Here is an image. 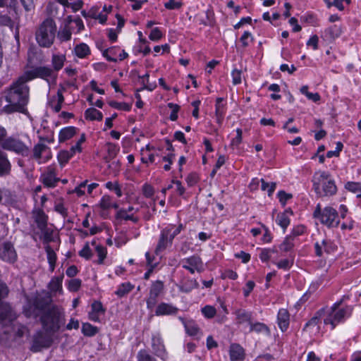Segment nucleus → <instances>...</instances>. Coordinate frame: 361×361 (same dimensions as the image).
Wrapping results in <instances>:
<instances>
[{
    "label": "nucleus",
    "mask_w": 361,
    "mask_h": 361,
    "mask_svg": "<svg viewBox=\"0 0 361 361\" xmlns=\"http://www.w3.org/2000/svg\"><path fill=\"white\" fill-rule=\"evenodd\" d=\"M17 6V0H0V25H13L11 18L16 15Z\"/></svg>",
    "instance_id": "obj_9"
},
{
    "label": "nucleus",
    "mask_w": 361,
    "mask_h": 361,
    "mask_svg": "<svg viewBox=\"0 0 361 361\" xmlns=\"http://www.w3.org/2000/svg\"><path fill=\"white\" fill-rule=\"evenodd\" d=\"M120 150L118 145L109 142L106 144V151L109 158L114 159Z\"/></svg>",
    "instance_id": "obj_54"
},
{
    "label": "nucleus",
    "mask_w": 361,
    "mask_h": 361,
    "mask_svg": "<svg viewBox=\"0 0 361 361\" xmlns=\"http://www.w3.org/2000/svg\"><path fill=\"white\" fill-rule=\"evenodd\" d=\"M117 217L121 219H123L126 221H132L135 222L137 221V219L134 216L133 214H129L126 209H120L117 212Z\"/></svg>",
    "instance_id": "obj_57"
},
{
    "label": "nucleus",
    "mask_w": 361,
    "mask_h": 361,
    "mask_svg": "<svg viewBox=\"0 0 361 361\" xmlns=\"http://www.w3.org/2000/svg\"><path fill=\"white\" fill-rule=\"evenodd\" d=\"M35 221L39 229L45 228L47 227V217L43 212L39 213L36 216Z\"/></svg>",
    "instance_id": "obj_60"
},
{
    "label": "nucleus",
    "mask_w": 361,
    "mask_h": 361,
    "mask_svg": "<svg viewBox=\"0 0 361 361\" xmlns=\"http://www.w3.org/2000/svg\"><path fill=\"white\" fill-rule=\"evenodd\" d=\"M341 27L337 25H334L326 28L324 31L325 36L329 39H334L341 35Z\"/></svg>",
    "instance_id": "obj_38"
},
{
    "label": "nucleus",
    "mask_w": 361,
    "mask_h": 361,
    "mask_svg": "<svg viewBox=\"0 0 361 361\" xmlns=\"http://www.w3.org/2000/svg\"><path fill=\"white\" fill-rule=\"evenodd\" d=\"M173 241V240L161 229L159 240L155 248V254L157 255H159L167 249L171 247Z\"/></svg>",
    "instance_id": "obj_19"
},
{
    "label": "nucleus",
    "mask_w": 361,
    "mask_h": 361,
    "mask_svg": "<svg viewBox=\"0 0 361 361\" xmlns=\"http://www.w3.org/2000/svg\"><path fill=\"white\" fill-rule=\"evenodd\" d=\"M85 116L90 121H102L103 118L102 113L94 108L87 109L85 112Z\"/></svg>",
    "instance_id": "obj_39"
},
{
    "label": "nucleus",
    "mask_w": 361,
    "mask_h": 361,
    "mask_svg": "<svg viewBox=\"0 0 361 361\" xmlns=\"http://www.w3.org/2000/svg\"><path fill=\"white\" fill-rule=\"evenodd\" d=\"M87 183H88V181L87 180L81 182L78 186H76L73 190H69L68 191V194L69 195H73L75 194V195L78 197H81L85 196L86 194V186Z\"/></svg>",
    "instance_id": "obj_40"
},
{
    "label": "nucleus",
    "mask_w": 361,
    "mask_h": 361,
    "mask_svg": "<svg viewBox=\"0 0 361 361\" xmlns=\"http://www.w3.org/2000/svg\"><path fill=\"white\" fill-rule=\"evenodd\" d=\"M90 16L99 21V23L104 25L107 20V15L106 13L99 12L97 13L95 11H90Z\"/></svg>",
    "instance_id": "obj_58"
},
{
    "label": "nucleus",
    "mask_w": 361,
    "mask_h": 361,
    "mask_svg": "<svg viewBox=\"0 0 361 361\" xmlns=\"http://www.w3.org/2000/svg\"><path fill=\"white\" fill-rule=\"evenodd\" d=\"M99 207L103 211H107L111 209H117L118 208V204L114 202L112 198L109 195H104L99 203Z\"/></svg>",
    "instance_id": "obj_33"
},
{
    "label": "nucleus",
    "mask_w": 361,
    "mask_h": 361,
    "mask_svg": "<svg viewBox=\"0 0 361 361\" xmlns=\"http://www.w3.org/2000/svg\"><path fill=\"white\" fill-rule=\"evenodd\" d=\"M181 267L191 274L201 273L204 270V264L201 257L197 255L185 257L180 262Z\"/></svg>",
    "instance_id": "obj_12"
},
{
    "label": "nucleus",
    "mask_w": 361,
    "mask_h": 361,
    "mask_svg": "<svg viewBox=\"0 0 361 361\" xmlns=\"http://www.w3.org/2000/svg\"><path fill=\"white\" fill-rule=\"evenodd\" d=\"M11 167L6 154L0 150V176L8 174Z\"/></svg>",
    "instance_id": "obj_28"
},
{
    "label": "nucleus",
    "mask_w": 361,
    "mask_h": 361,
    "mask_svg": "<svg viewBox=\"0 0 361 361\" xmlns=\"http://www.w3.org/2000/svg\"><path fill=\"white\" fill-rule=\"evenodd\" d=\"M174 154L169 153L166 156L162 157V160L166 162V164L164 166V169L166 171L171 169V166L173 164Z\"/></svg>",
    "instance_id": "obj_64"
},
{
    "label": "nucleus",
    "mask_w": 361,
    "mask_h": 361,
    "mask_svg": "<svg viewBox=\"0 0 361 361\" xmlns=\"http://www.w3.org/2000/svg\"><path fill=\"white\" fill-rule=\"evenodd\" d=\"M2 149L23 157L30 154V147L16 136L8 137L2 143Z\"/></svg>",
    "instance_id": "obj_10"
},
{
    "label": "nucleus",
    "mask_w": 361,
    "mask_h": 361,
    "mask_svg": "<svg viewBox=\"0 0 361 361\" xmlns=\"http://www.w3.org/2000/svg\"><path fill=\"white\" fill-rule=\"evenodd\" d=\"M312 216L328 228H336L340 224L339 216L336 209L329 206L322 209L319 203L316 206Z\"/></svg>",
    "instance_id": "obj_7"
},
{
    "label": "nucleus",
    "mask_w": 361,
    "mask_h": 361,
    "mask_svg": "<svg viewBox=\"0 0 361 361\" xmlns=\"http://www.w3.org/2000/svg\"><path fill=\"white\" fill-rule=\"evenodd\" d=\"M26 83L27 82L22 80L20 76L8 90L6 95L8 104L4 106L5 112H25L29 100V87Z\"/></svg>",
    "instance_id": "obj_3"
},
{
    "label": "nucleus",
    "mask_w": 361,
    "mask_h": 361,
    "mask_svg": "<svg viewBox=\"0 0 361 361\" xmlns=\"http://www.w3.org/2000/svg\"><path fill=\"white\" fill-rule=\"evenodd\" d=\"M260 181L262 183V185H261L262 190H267L268 195L269 196L271 195L276 189V183H267L264 181V179H261Z\"/></svg>",
    "instance_id": "obj_62"
},
{
    "label": "nucleus",
    "mask_w": 361,
    "mask_h": 361,
    "mask_svg": "<svg viewBox=\"0 0 361 361\" xmlns=\"http://www.w3.org/2000/svg\"><path fill=\"white\" fill-rule=\"evenodd\" d=\"M32 157L38 164L47 162L51 157L50 148L43 143H38L33 147Z\"/></svg>",
    "instance_id": "obj_15"
},
{
    "label": "nucleus",
    "mask_w": 361,
    "mask_h": 361,
    "mask_svg": "<svg viewBox=\"0 0 361 361\" xmlns=\"http://www.w3.org/2000/svg\"><path fill=\"white\" fill-rule=\"evenodd\" d=\"M152 348L156 356L163 361H166L168 354L159 333H154L152 336Z\"/></svg>",
    "instance_id": "obj_14"
},
{
    "label": "nucleus",
    "mask_w": 361,
    "mask_h": 361,
    "mask_svg": "<svg viewBox=\"0 0 361 361\" xmlns=\"http://www.w3.org/2000/svg\"><path fill=\"white\" fill-rule=\"evenodd\" d=\"M8 294V288L6 283H0V326L5 327V334L8 333L7 327L13 324L17 316L12 307L7 303L2 302V299Z\"/></svg>",
    "instance_id": "obj_6"
},
{
    "label": "nucleus",
    "mask_w": 361,
    "mask_h": 361,
    "mask_svg": "<svg viewBox=\"0 0 361 361\" xmlns=\"http://www.w3.org/2000/svg\"><path fill=\"white\" fill-rule=\"evenodd\" d=\"M184 325L186 333L190 336H196L198 334L199 328L197 325L193 321L186 322L183 318L179 317Z\"/></svg>",
    "instance_id": "obj_37"
},
{
    "label": "nucleus",
    "mask_w": 361,
    "mask_h": 361,
    "mask_svg": "<svg viewBox=\"0 0 361 361\" xmlns=\"http://www.w3.org/2000/svg\"><path fill=\"white\" fill-rule=\"evenodd\" d=\"M73 53L77 57L85 59L90 54V49L87 44L81 42L75 46Z\"/></svg>",
    "instance_id": "obj_29"
},
{
    "label": "nucleus",
    "mask_w": 361,
    "mask_h": 361,
    "mask_svg": "<svg viewBox=\"0 0 361 361\" xmlns=\"http://www.w3.org/2000/svg\"><path fill=\"white\" fill-rule=\"evenodd\" d=\"M277 324L282 332H285L289 327L290 314L288 310L281 308L277 314Z\"/></svg>",
    "instance_id": "obj_23"
},
{
    "label": "nucleus",
    "mask_w": 361,
    "mask_h": 361,
    "mask_svg": "<svg viewBox=\"0 0 361 361\" xmlns=\"http://www.w3.org/2000/svg\"><path fill=\"white\" fill-rule=\"evenodd\" d=\"M63 275L54 276L48 283L49 292L44 291L34 295H26L23 314L27 318H40L44 329L47 333L56 332L59 328L60 308L52 304V295L63 293Z\"/></svg>",
    "instance_id": "obj_1"
},
{
    "label": "nucleus",
    "mask_w": 361,
    "mask_h": 361,
    "mask_svg": "<svg viewBox=\"0 0 361 361\" xmlns=\"http://www.w3.org/2000/svg\"><path fill=\"white\" fill-rule=\"evenodd\" d=\"M105 187L109 190L114 191L118 197H121L123 195L121 187L118 182L109 181L106 183Z\"/></svg>",
    "instance_id": "obj_52"
},
{
    "label": "nucleus",
    "mask_w": 361,
    "mask_h": 361,
    "mask_svg": "<svg viewBox=\"0 0 361 361\" xmlns=\"http://www.w3.org/2000/svg\"><path fill=\"white\" fill-rule=\"evenodd\" d=\"M54 211L60 214L64 218L68 216V210L66 207L64 206L62 200L55 202Z\"/></svg>",
    "instance_id": "obj_56"
},
{
    "label": "nucleus",
    "mask_w": 361,
    "mask_h": 361,
    "mask_svg": "<svg viewBox=\"0 0 361 361\" xmlns=\"http://www.w3.org/2000/svg\"><path fill=\"white\" fill-rule=\"evenodd\" d=\"M229 357L231 361H244L245 349L238 343H231L229 348Z\"/></svg>",
    "instance_id": "obj_22"
},
{
    "label": "nucleus",
    "mask_w": 361,
    "mask_h": 361,
    "mask_svg": "<svg viewBox=\"0 0 361 361\" xmlns=\"http://www.w3.org/2000/svg\"><path fill=\"white\" fill-rule=\"evenodd\" d=\"M102 54L107 61L111 62L123 61L128 56L124 50L121 49L118 47H111L106 49L103 51Z\"/></svg>",
    "instance_id": "obj_18"
},
{
    "label": "nucleus",
    "mask_w": 361,
    "mask_h": 361,
    "mask_svg": "<svg viewBox=\"0 0 361 361\" xmlns=\"http://www.w3.org/2000/svg\"><path fill=\"white\" fill-rule=\"evenodd\" d=\"M164 36V33L160 27L152 28L149 35V39L152 42H158Z\"/></svg>",
    "instance_id": "obj_46"
},
{
    "label": "nucleus",
    "mask_w": 361,
    "mask_h": 361,
    "mask_svg": "<svg viewBox=\"0 0 361 361\" xmlns=\"http://www.w3.org/2000/svg\"><path fill=\"white\" fill-rule=\"evenodd\" d=\"M197 286L198 283L195 279H185L180 281L178 289L181 292L189 293Z\"/></svg>",
    "instance_id": "obj_30"
},
{
    "label": "nucleus",
    "mask_w": 361,
    "mask_h": 361,
    "mask_svg": "<svg viewBox=\"0 0 361 361\" xmlns=\"http://www.w3.org/2000/svg\"><path fill=\"white\" fill-rule=\"evenodd\" d=\"M232 314L234 316L233 321L237 325L245 323L250 324L252 317V312H247L244 309H236L233 311Z\"/></svg>",
    "instance_id": "obj_21"
},
{
    "label": "nucleus",
    "mask_w": 361,
    "mask_h": 361,
    "mask_svg": "<svg viewBox=\"0 0 361 361\" xmlns=\"http://www.w3.org/2000/svg\"><path fill=\"white\" fill-rule=\"evenodd\" d=\"M348 299V295H343L340 300L335 302L331 307H325L317 311L314 317L305 324L303 330L317 326L322 318L324 324H330L331 329H334L339 323L343 322L346 318L352 314L353 310L352 306L346 305L340 308L343 303Z\"/></svg>",
    "instance_id": "obj_2"
},
{
    "label": "nucleus",
    "mask_w": 361,
    "mask_h": 361,
    "mask_svg": "<svg viewBox=\"0 0 361 361\" xmlns=\"http://www.w3.org/2000/svg\"><path fill=\"white\" fill-rule=\"evenodd\" d=\"M137 361H157V359L150 355L146 350H140L137 354Z\"/></svg>",
    "instance_id": "obj_50"
},
{
    "label": "nucleus",
    "mask_w": 361,
    "mask_h": 361,
    "mask_svg": "<svg viewBox=\"0 0 361 361\" xmlns=\"http://www.w3.org/2000/svg\"><path fill=\"white\" fill-rule=\"evenodd\" d=\"M134 285L130 282H125L121 283L115 291V295L121 298L127 295L134 288Z\"/></svg>",
    "instance_id": "obj_34"
},
{
    "label": "nucleus",
    "mask_w": 361,
    "mask_h": 361,
    "mask_svg": "<svg viewBox=\"0 0 361 361\" xmlns=\"http://www.w3.org/2000/svg\"><path fill=\"white\" fill-rule=\"evenodd\" d=\"M47 260L49 265V270L51 271H54L55 269V264L56 262V255L55 252L51 250L50 247L47 249Z\"/></svg>",
    "instance_id": "obj_48"
},
{
    "label": "nucleus",
    "mask_w": 361,
    "mask_h": 361,
    "mask_svg": "<svg viewBox=\"0 0 361 361\" xmlns=\"http://www.w3.org/2000/svg\"><path fill=\"white\" fill-rule=\"evenodd\" d=\"M201 312L206 319H212L217 314V310L212 305H205L201 308Z\"/></svg>",
    "instance_id": "obj_45"
},
{
    "label": "nucleus",
    "mask_w": 361,
    "mask_h": 361,
    "mask_svg": "<svg viewBox=\"0 0 361 361\" xmlns=\"http://www.w3.org/2000/svg\"><path fill=\"white\" fill-rule=\"evenodd\" d=\"M75 154L69 150L61 151L58 154V161L61 167H63Z\"/></svg>",
    "instance_id": "obj_41"
},
{
    "label": "nucleus",
    "mask_w": 361,
    "mask_h": 361,
    "mask_svg": "<svg viewBox=\"0 0 361 361\" xmlns=\"http://www.w3.org/2000/svg\"><path fill=\"white\" fill-rule=\"evenodd\" d=\"M276 252L277 250L275 247L272 248H264L261 250L259 257L262 262H267L271 258L272 254Z\"/></svg>",
    "instance_id": "obj_44"
},
{
    "label": "nucleus",
    "mask_w": 361,
    "mask_h": 361,
    "mask_svg": "<svg viewBox=\"0 0 361 361\" xmlns=\"http://www.w3.org/2000/svg\"><path fill=\"white\" fill-rule=\"evenodd\" d=\"M167 106L170 109H171V112L169 115V119L172 121H176L178 118L180 106L171 102L168 103Z\"/></svg>",
    "instance_id": "obj_53"
},
{
    "label": "nucleus",
    "mask_w": 361,
    "mask_h": 361,
    "mask_svg": "<svg viewBox=\"0 0 361 361\" xmlns=\"http://www.w3.org/2000/svg\"><path fill=\"white\" fill-rule=\"evenodd\" d=\"M250 326V331H255V332H268L269 328L267 326L263 323L260 322H256L253 324L252 321L250 322V324H249Z\"/></svg>",
    "instance_id": "obj_55"
},
{
    "label": "nucleus",
    "mask_w": 361,
    "mask_h": 361,
    "mask_svg": "<svg viewBox=\"0 0 361 361\" xmlns=\"http://www.w3.org/2000/svg\"><path fill=\"white\" fill-rule=\"evenodd\" d=\"M53 343L50 335L42 330L37 331L32 336L30 350L33 353H38L44 348H48Z\"/></svg>",
    "instance_id": "obj_11"
},
{
    "label": "nucleus",
    "mask_w": 361,
    "mask_h": 361,
    "mask_svg": "<svg viewBox=\"0 0 361 361\" xmlns=\"http://www.w3.org/2000/svg\"><path fill=\"white\" fill-rule=\"evenodd\" d=\"M91 244L94 247L98 257V259L95 262L97 264H104V259H106L107 255L106 248L101 245L97 244L95 240H92Z\"/></svg>",
    "instance_id": "obj_31"
},
{
    "label": "nucleus",
    "mask_w": 361,
    "mask_h": 361,
    "mask_svg": "<svg viewBox=\"0 0 361 361\" xmlns=\"http://www.w3.org/2000/svg\"><path fill=\"white\" fill-rule=\"evenodd\" d=\"M312 189L318 197H331L337 192L335 180L327 171H316L312 176Z\"/></svg>",
    "instance_id": "obj_4"
},
{
    "label": "nucleus",
    "mask_w": 361,
    "mask_h": 361,
    "mask_svg": "<svg viewBox=\"0 0 361 361\" xmlns=\"http://www.w3.org/2000/svg\"><path fill=\"white\" fill-rule=\"evenodd\" d=\"M81 332L85 336L92 337L99 332V329L89 322H83L82 324Z\"/></svg>",
    "instance_id": "obj_36"
},
{
    "label": "nucleus",
    "mask_w": 361,
    "mask_h": 361,
    "mask_svg": "<svg viewBox=\"0 0 361 361\" xmlns=\"http://www.w3.org/2000/svg\"><path fill=\"white\" fill-rule=\"evenodd\" d=\"M0 258L9 263H13L16 260V252L10 242H4L0 245Z\"/></svg>",
    "instance_id": "obj_17"
},
{
    "label": "nucleus",
    "mask_w": 361,
    "mask_h": 361,
    "mask_svg": "<svg viewBox=\"0 0 361 361\" xmlns=\"http://www.w3.org/2000/svg\"><path fill=\"white\" fill-rule=\"evenodd\" d=\"M223 98H218L216 102V121L219 124H222L224 120L225 106Z\"/></svg>",
    "instance_id": "obj_32"
},
{
    "label": "nucleus",
    "mask_w": 361,
    "mask_h": 361,
    "mask_svg": "<svg viewBox=\"0 0 361 361\" xmlns=\"http://www.w3.org/2000/svg\"><path fill=\"white\" fill-rule=\"evenodd\" d=\"M37 78L46 80L49 86L51 87L56 82L57 73L48 66H37L25 71L21 75V79L27 82Z\"/></svg>",
    "instance_id": "obj_8"
},
{
    "label": "nucleus",
    "mask_w": 361,
    "mask_h": 361,
    "mask_svg": "<svg viewBox=\"0 0 361 361\" xmlns=\"http://www.w3.org/2000/svg\"><path fill=\"white\" fill-rule=\"evenodd\" d=\"M178 308L171 303L161 302L155 310L157 316L173 315L177 314Z\"/></svg>",
    "instance_id": "obj_24"
},
{
    "label": "nucleus",
    "mask_w": 361,
    "mask_h": 361,
    "mask_svg": "<svg viewBox=\"0 0 361 361\" xmlns=\"http://www.w3.org/2000/svg\"><path fill=\"white\" fill-rule=\"evenodd\" d=\"M71 32L67 27L61 30L58 33V37L61 41H68L71 37Z\"/></svg>",
    "instance_id": "obj_63"
},
{
    "label": "nucleus",
    "mask_w": 361,
    "mask_h": 361,
    "mask_svg": "<svg viewBox=\"0 0 361 361\" xmlns=\"http://www.w3.org/2000/svg\"><path fill=\"white\" fill-rule=\"evenodd\" d=\"M81 286V280L79 279H72L68 284V289L71 292L78 291Z\"/></svg>",
    "instance_id": "obj_61"
},
{
    "label": "nucleus",
    "mask_w": 361,
    "mask_h": 361,
    "mask_svg": "<svg viewBox=\"0 0 361 361\" xmlns=\"http://www.w3.org/2000/svg\"><path fill=\"white\" fill-rule=\"evenodd\" d=\"M185 226L182 224L178 225L169 224L162 230L169 235L173 240L176 236H177L183 229Z\"/></svg>",
    "instance_id": "obj_27"
},
{
    "label": "nucleus",
    "mask_w": 361,
    "mask_h": 361,
    "mask_svg": "<svg viewBox=\"0 0 361 361\" xmlns=\"http://www.w3.org/2000/svg\"><path fill=\"white\" fill-rule=\"evenodd\" d=\"M345 188L352 192H361V183L360 182H347L345 185Z\"/></svg>",
    "instance_id": "obj_59"
},
{
    "label": "nucleus",
    "mask_w": 361,
    "mask_h": 361,
    "mask_svg": "<svg viewBox=\"0 0 361 361\" xmlns=\"http://www.w3.org/2000/svg\"><path fill=\"white\" fill-rule=\"evenodd\" d=\"M40 180L44 186L48 188L56 187L60 178L57 177L56 169L53 166H48L40 176Z\"/></svg>",
    "instance_id": "obj_16"
},
{
    "label": "nucleus",
    "mask_w": 361,
    "mask_h": 361,
    "mask_svg": "<svg viewBox=\"0 0 361 361\" xmlns=\"http://www.w3.org/2000/svg\"><path fill=\"white\" fill-rule=\"evenodd\" d=\"M133 52L135 55L142 54L144 56H147L150 54L151 49L149 47V44H142L138 43V44L134 47Z\"/></svg>",
    "instance_id": "obj_49"
},
{
    "label": "nucleus",
    "mask_w": 361,
    "mask_h": 361,
    "mask_svg": "<svg viewBox=\"0 0 361 361\" xmlns=\"http://www.w3.org/2000/svg\"><path fill=\"white\" fill-rule=\"evenodd\" d=\"M105 308L100 301L94 300L91 305V310L88 312V319L94 322H100V316L105 313Z\"/></svg>",
    "instance_id": "obj_20"
},
{
    "label": "nucleus",
    "mask_w": 361,
    "mask_h": 361,
    "mask_svg": "<svg viewBox=\"0 0 361 361\" xmlns=\"http://www.w3.org/2000/svg\"><path fill=\"white\" fill-rule=\"evenodd\" d=\"M78 255L85 259H90L92 257L93 252L89 243H86L84 245L83 247L79 251Z\"/></svg>",
    "instance_id": "obj_51"
},
{
    "label": "nucleus",
    "mask_w": 361,
    "mask_h": 361,
    "mask_svg": "<svg viewBox=\"0 0 361 361\" xmlns=\"http://www.w3.org/2000/svg\"><path fill=\"white\" fill-rule=\"evenodd\" d=\"M56 32V25L54 20L45 19L35 32L37 42L42 47H50L54 43Z\"/></svg>",
    "instance_id": "obj_5"
},
{
    "label": "nucleus",
    "mask_w": 361,
    "mask_h": 361,
    "mask_svg": "<svg viewBox=\"0 0 361 361\" xmlns=\"http://www.w3.org/2000/svg\"><path fill=\"white\" fill-rule=\"evenodd\" d=\"M63 6L65 9H71L73 12H76L82 8L83 1L82 0H56Z\"/></svg>",
    "instance_id": "obj_26"
},
{
    "label": "nucleus",
    "mask_w": 361,
    "mask_h": 361,
    "mask_svg": "<svg viewBox=\"0 0 361 361\" xmlns=\"http://www.w3.org/2000/svg\"><path fill=\"white\" fill-rule=\"evenodd\" d=\"M293 237L292 235L287 236L283 243L280 245L279 248L283 252H288L292 250L294 246Z\"/></svg>",
    "instance_id": "obj_47"
},
{
    "label": "nucleus",
    "mask_w": 361,
    "mask_h": 361,
    "mask_svg": "<svg viewBox=\"0 0 361 361\" xmlns=\"http://www.w3.org/2000/svg\"><path fill=\"white\" fill-rule=\"evenodd\" d=\"M164 282L159 280L153 281L149 288V296L146 300L147 307L152 310L157 305L158 298L163 293Z\"/></svg>",
    "instance_id": "obj_13"
},
{
    "label": "nucleus",
    "mask_w": 361,
    "mask_h": 361,
    "mask_svg": "<svg viewBox=\"0 0 361 361\" xmlns=\"http://www.w3.org/2000/svg\"><path fill=\"white\" fill-rule=\"evenodd\" d=\"M66 60L65 54H54L51 57V64L55 71L61 70Z\"/></svg>",
    "instance_id": "obj_35"
},
{
    "label": "nucleus",
    "mask_w": 361,
    "mask_h": 361,
    "mask_svg": "<svg viewBox=\"0 0 361 361\" xmlns=\"http://www.w3.org/2000/svg\"><path fill=\"white\" fill-rule=\"evenodd\" d=\"M86 140V135L85 133H82L79 138L77 140L75 145H73L70 150L75 155L76 154L81 153L82 152V145Z\"/></svg>",
    "instance_id": "obj_43"
},
{
    "label": "nucleus",
    "mask_w": 361,
    "mask_h": 361,
    "mask_svg": "<svg viewBox=\"0 0 361 361\" xmlns=\"http://www.w3.org/2000/svg\"><path fill=\"white\" fill-rule=\"evenodd\" d=\"M276 221V223L283 229L284 231L289 226L290 221L287 212L279 214L277 215Z\"/></svg>",
    "instance_id": "obj_42"
},
{
    "label": "nucleus",
    "mask_w": 361,
    "mask_h": 361,
    "mask_svg": "<svg viewBox=\"0 0 361 361\" xmlns=\"http://www.w3.org/2000/svg\"><path fill=\"white\" fill-rule=\"evenodd\" d=\"M78 128L74 126H67L60 130L59 133V142H64L69 140L76 134Z\"/></svg>",
    "instance_id": "obj_25"
}]
</instances>
